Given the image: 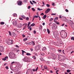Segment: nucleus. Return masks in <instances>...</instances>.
Masks as SVG:
<instances>
[{"label": "nucleus", "instance_id": "nucleus-1", "mask_svg": "<svg viewBox=\"0 0 74 74\" xmlns=\"http://www.w3.org/2000/svg\"><path fill=\"white\" fill-rule=\"evenodd\" d=\"M60 36L63 38H65L67 37V33L64 31H62L60 32Z\"/></svg>", "mask_w": 74, "mask_h": 74}, {"label": "nucleus", "instance_id": "nucleus-2", "mask_svg": "<svg viewBox=\"0 0 74 74\" xmlns=\"http://www.w3.org/2000/svg\"><path fill=\"white\" fill-rule=\"evenodd\" d=\"M15 54L14 53L12 52L10 54V57L11 59H14L15 57Z\"/></svg>", "mask_w": 74, "mask_h": 74}, {"label": "nucleus", "instance_id": "nucleus-3", "mask_svg": "<svg viewBox=\"0 0 74 74\" xmlns=\"http://www.w3.org/2000/svg\"><path fill=\"white\" fill-rule=\"evenodd\" d=\"M25 44L27 45H35V43L34 42V41H32V42H26Z\"/></svg>", "mask_w": 74, "mask_h": 74}, {"label": "nucleus", "instance_id": "nucleus-4", "mask_svg": "<svg viewBox=\"0 0 74 74\" xmlns=\"http://www.w3.org/2000/svg\"><path fill=\"white\" fill-rule=\"evenodd\" d=\"M40 48V46L39 45H37L35 46V49L36 51H37Z\"/></svg>", "mask_w": 74, "mask_h": 74}, {"label": "nucleus", "instance_id": "nucleus-5", "mask_svg": "<svg viewBox=\"0 0 74 74\" xmlns=\"http://www.w3.org/2000/svg\"><path fill=\"white\" fill-rule=\"evenodd\" d=\"M29 60V59L27 57H25L23 59V60L24 62H30L28 61Z\"/></svg>", "mask_w": 74, "mask_h": 74}, {"label": "nucleus", "instance_id": "nucleus-6", "mask_svg": "<svg viewBox=\"0 0 74 74\" xmlns=\"http://www.w3.org/2000/svg\"><path fill=\"white\" fill-rule=\"evenodd\" d=\"M52 59H56L57 58L56 56L53 54H52Z\"/></svg>", "mask_w": 74, "mask_h": 74}, {"label": "nucleus", "instance_id": "nucleus-7", "mask_svg": "<svg viewBox=\"0 0 74 74\" xmlns=\"http://www.w3.org/2000/svg\"><path fill=\"white\" fill-rule=\"evenodd\" d=\"M18 4L19 5H21L22 3V2L21 1H19L17 2Z\"/></svg>", "mask_w": 74, "mask_h": 74}, {"label": "nucleus", "instance_id": "nucleus-8", "mask_svg": "<svg viewBox=\"0 0 74 74\" xmlns=\"http://www.w3.org/2000/svg\"><path fill=\"white\" fill-rule=\"evenodd\" d=\"M50 11H51V9L48 8L45 11V13L46 14H47Z\"/></svg>", "mask_w": 74, "mask_h": 74}, {"label": "nucleus", "instance_id": "nucleus-9", "mask_svg": "<svg viewBox=\"0 0 74 74\" xmlns=\"http://www.w3.org/2000/svg\"><path fill=\"white\" fill-rule=\"evenodd\" d=\"M55 37L57 38H58L59 37V35H58V34L57 32L55 34Z\"/></svg>", "mask_w": 74, "mask_h": 74}, {"label": "nucleus", "instance_id": "nucleus-10", "mask_svg": "<svg viewBox=\"0 0 74 74\" xmlns=\"http://www.w3.org/2000/svg\"><path fill=\"white\" fill-rule=\"evenodd\" d=\"M13 23L14 26H16L17 25V23L16 21H14Z\"/></svg>", "mask_w": 74, "mask_h": 74}, {"label": "nucleus", "instance_id": "nucleus-11", "mask_svg": "<svg viewBox=\"0 0 74 74\" xmlns=\"http://www.w3.org/2000/svg\"><path fill=\"white\" fill-rule=\"evenodd\" d=\"M18 28H21L22 27V25L21 24H18Z\"/></svg>", "mask_w": 74, "mask_h": 74}, {"label": "nucleus", "instance_id": "nucleus-12", "mask_svg": "<svg viewBox=\"0 0 74 74\" xmlns=\"http://www.w3.org/2000/svg\"><path fill=\"white\" fill-rule=\"evenodd\" d=\"M10 41H11V42H8V45H10V44H11L12 42V41H13V40H10Z\"/></svg>", "mask_w": 74, "mask_h": 74}, {"label": "nucleus", "instance_id": "nucleus-13", "mask_svg": "<svg viewBox=\"0 0 74 74\" xmlns=\"http://www.w3.org/2000/svg\"><path fill=\"white\" fill-rule=\"evenodd\" d=\"M25 26L24 27H23V30H24L25 29H26V27L27 26V24H26V23H25Z\"/></svg>", "mask_w": 74, "mask_h": 74}, {"label": "nucleus", "instance_id": "nucleus-14", "mask_svg": "<svg viewBox=\"0 0 74 74\" xmlns=\"http://www.w3.org/2000/svg\"><path fill=\"white\" fill-rule=\"evenodd\" d=\"M3 50H4V47L2 46H1L0 49L1 51H3Z\"/></svg>", "mask_w": 74, "mask_h": 74}, {"label": "nucleus", "instance_id": "nucleus-15", "mask_svg": "<svg viewBox=\"0 0 74 74\" xmlns=\"http://www.w3.org/2000/svg\"><path fill=\"white\" fill-rule=\"evenodd\" d=\"M13 16H14V17L17 16V14H13Z\"/></svg>", "mask_w": 74, "mask_h": 74}, {"label": "nucleus", "instance_id": "nucleus-16", "mask_svg": "<svg viewBox=\"0 0 74 74\" xmlns=\"http://www.w3.org/2000/svg\"><path fill=\"white\" fill-rule=\"evenodd\" d=\"M40 59L41 61H44V59L42 57H41Z\"/></svg>", "mask_w": 74, "mask_h": 74}, {"label": "nucleus", "instance_id": "nucleus-17", "mask_svg": "<svg viewBox=\"0 0 74 74\" xmlns=\"http://www.w3.org/2000/svg\"><path fill=\"white\" fill-rule=\"evenodd\" d=\"M47 49H46V48L45 47H44L43 48L42 50V51H46Z\"/></svg>", "mask_w": 74, "mask_h": 74}, {"label": "nucleus", "instance_id": "nucleus-18", "mask_svg": "<svg viewBox=\"0 0 74 74\" xmlns=\"http://www.w3.org/2000/svg\"><path fill=\"white\" fill-rule=\"evenodd\" d=\"M37 70H38V67H37L36 70H35V69H33V71H37Z\"/></svg>", "mask_w": 74, "mask_h": 74}, {"label": "nucleus", "instance_id": "nucleus-19", "mask_svg": "<svg viewBox=\"0 0 74 74\" xmlns=\"http://www.w3.org/2000/svg\"><path fill=\"white\" fill-rule=\"evenodd\" d=\"M59 17L60 18H61L62 21H64V19H63V16L61 17V16H59Z\"/></svg>", "mask_w": 74, "mask_h": 74}, {"label": "nucleus", "instance_id": "nucleus-20", "mask_svg": "<svg viewBox=\"0 0 74 74\" xmlns=\"http://www.w3.org/2000/svg\"><path fill=\"white\" fill-rule=\"evenodd\" d=\"M47 17V16L46 15H45L43 17V19H45L46 18V17Z\"/></svg>", "mask_w": 74, "mask_h": 74}, {"label": "nucleus", "instance_id": "nucleus-21", "mask_svg": "<svg viewBox=\"0 0 74 74\" xmlns=\"http://www.w3.org/2000/svg\"><path fill=\"white\" fill-rule=\"evenodd\" d=\"M32 58H33V59H34V60H36V57L35 56H33Z\"/></svg>", "mask_w": 74, "mask_h": 74}, {"label": "nucleus", "instance_id": "nucleus-22", "mask_svg": "<svg viewBox=\"0 0 74 74\" xmlns=\"http://www.w3.org/2000/svg\"><path fill=\"white\" fill-rule=\"evenodd\" d=\"M54 22H56V23H57V25H59V23H58V22L57 23V22H57L56 21H55V20H54Z\"/></svg>", "mask_w": 74, "mask_h": 74}, {"label": "nucleus", "instance_id": "nucleus-23", "mask_svg": "<svg viewBox=\"0 0 74 74\" xmlns=\"http://www.w3.org/2000/svg\"><path fill=\"white\" fill-rule=\"evenodd\" d=\"M39 29H40V30H42V26L40 25L39 27Z\"/></svg>", "mask_w": 74, "mask_h": 74}, {"label": "nucleus", "instance_id": "nucleus-24", "mask_svg": "<svg viewBox=\"0 0 74 74\" xmlns=\"http://www.w3.org/2000/svg\"><path fill=\"white\" fill-rule=\"evenodd\" d=\"M47 31L48 34H49V33H50V31H49V29H47Z\"/></svg>", "mask_w": 74, "mask_h": 74}, {"label": "nucleus", "instance_id": "nucleus-25", "mask_svg": "<svg viewBox=\"0 0 74 74\" xmlns=\"http://www.w3.org/2000/svg\"><path fill=\"white\" fill-rule=\"evenodd\" d=\"M27 40V38H26L23 39V41H26V40Z\"/></svg>", "mask_w": 74, "mask_h": 74}, {"label": "nucleus", "instance_id": "nucleus-26", "mask_svg": "<svg viewBox=\"0 0 74 74\" xmlns=\"http://www.w3.org/2000/svg\"><path fill=\"white\" fill-rule=\"evenodd\" d=\"M26 55L28 56H30V55H31V54H30V53H27Z\"/></svg>", "mask_w": 74, "mask_h": 74}, {"label": "nucleus", "instance_id": "nucleus-27", "mask_svg": "<svg viewBox=\"0 0 74 74\" xmlns=\"http://www.w3.org/2000/svg\"><path fill=\"white\" fill-rule=\"evenodd\" d=\"M42 10V9H40L39 8H38V11H41V10Z\"/></svg>", "mask_w": 74, "mask_h": 74}, {"label": "nucleus", "instance_id": "nucleus-28", "mask_svg": "<svg viewBox=\"0 0 74 74\" xmlns=\"http://www.w3.org/2000/svg\"><path fill=\"white\" fill-rule=\"evenodd\" d=\"M22 55H23H23H24V51L22 50Z\"/></svg>", "mask_w": 74, "mask_h": 74}, {"label": "nucleus", "instance_id": "nucleus-29", "mask_svg": "<svg viewBox=\"0 0 74 74\" xmlns=\"http://www.w3.org/2000/svg\"><path fill=\"white\" fill-rule=\"evenodd\" d=\"M30 25V22H29L28 24V25H27V27H29V25Z\"/></svg>", "mask_w": 74, "mask_h": 74}, {"label": "nucleus", "instance_id": "nucleus-30", "mask_svg": "<svg viewBox=\"0 0 74 74\" xmlns=\"http://www.w3.org/2000/svg\"><path fill=\"white\" fill-rule=\"evenodd\" d=\"M35 26V24L34 23H32L31 25V26Z\"/></svg>", "mask_w": 74, "mask_h": 74}, {"label": "nucleus", "instance_id": "nucleus-31", "mask_svg": "<svg viewBox=\"0 0 74 74\" xmlns=\"http://www.w3.org/2000/svg\"><path fill=\"white\" fill-rule=\"evenodd\" d=\"M1 25H4V22H0Z\"/></svg>", "mask_w": 74, "mask_h": 74}, {"label": "nucleus", "instance_id": "nucleus-32", "mask_svg": "<svg viewBox=\"0 0 74 74\" xmlns=\"http://www.w3.org/2000/svg\"><path fill=\"white\" fill-rule=\"evenodd\" d=\"M71 71L69 70H67V73H70Z\"/></svg>", "mask_w": 74, "mask_h": 74}, {"label": "nucleus", "instance_id": "nucleus-33", "mask_svg": "<svg viewBox=\"0 0 74 74\" xmlns=\"http://www.w3.org/2000/svg\"><path fill=\"white\" fill-rule=\"evenodd\" d=\"M46 6H47V7H50V5L49 4H47Z\"/></svg>", "mask_w": 74, "mask_h": 74}, {"label": "nucleus", "instance_id": "nucleus-34", "mask_svg": "<svg viewBox=\"0 0 74 74\" xmlns=\"http://www.w3.org/2000/svg\"><path fill=\"white\" fill-rule=\"evenodd\" d=\"M53 21V18H51V19L49 20V21Z\"/></svg>", "mask_w": 74, "mask_h": 74}, {"label": "nucleus", "instance_id": "nucleus-35", "mask_svg": "<svg viewBox=\"0 0 74 74\" xmlns=\"http://www.w3.org/2000/svg\"><path fill=\"white\" fill-rule=\"evenodd\" d=\"M71 40H73L74 41V37H72L71 38Z\"/></svg>", "mask_w": 74, "mask_h": 74}, {"label": "nucleus", "instance_id": "nucleus-36", "mask_svg": "<svg viewBox=\"0 0 74 74\" xmlns=\"http://www.w3.org/2000/svg\"><path fill=\"white\" fill-rule=\"evenodd\" d=\"M32 10H33V11H35V10L34 8H32Z\"/></svg>", "mask_w": 74, "mask_h": 74}, {"label": "nucleus", "instance_id": "nucleus-37", "mask_svg": "<svg viewBox=\"0 0 74 74\" xmlns=\"http://www.w3.org/2000/svg\"><path fill=\"white\" fill-rule=\"evenodd\" d=\"M41 56H44L45 54L44 53H42L41 54Z\"/></svg>", "mask_w": 74, "mask_h": 74}, {"label": "nucleus", "instance_id": "nucleus-38", "mask_svg": "<svg viewBox=\"0 0 74 74\" xmlns=\"http://www.w3.org/2000/svg\"><path fill=\"white\" fill-rule=\"evenodd\" d=\"M54 28V29H56V26H53V27Z\"/></svg>", "mask_w": 74, "mask_h": 74}, {"label": "nucleus", "instance_id": "nucleus-39", "mask_svg": "<svg viewBox=\"0 0 74 74\" xmlns=\"http://www.w3.org/2000/svg\"><path fill=\"white\" fill-rule=\"evenodd\" d=\"M44 68L45 69H47V66H44Z\"/></svg>", "mask_w": 74, "mask_h": 74}, {"label": "nucleus", "instance_id": "nucleus-40", "mask_svg": "<svg viewBox=\"0 0 74 74\" xmlns=\"http://www.w3.org/2000/svg\"><path fill=\"white\" fill-rule=\"evenodd\" d=\"M55 19L56 20H58V17H56Z\"/></svg>", "mask_w": 74, "mask_h": 74}, {"label": "nucleus", "instance_id": "nucleus-41", "mask_svg": "<svg viewBox=\"0 0 74 74\" xmlns=\"http://www.w3.org/2000/svg\"><path fill=\"white\" fill-rule=\"evenodd\" d=\"M32 2H33V3H35V4H37V2H36L34 1H33Z\"/></svg>", "mask_w": 74, "mask_h": 74}, {"label": "nucleus", "instance_id": "nucleus-42", "mask_svg": "<svg viewBox=\"0 0 74 74\" xmlns=\"http://www.w3.org/2000/svg\"><path fill=\"white\" fill-rule=\"evenodd\" d=\"M9 35L11 36V32L9 31Z\"/></svg>", "mask_w": 74, "mask_h": 74}, {"label": "nucleus", "instance_id": "nucleus-43", "mask_svg": "<svg viewBox=\"0 0 74 74\" xmlns=\"http://www.w3.org/2000/svg\"><path fill=\"white\" fill-rule=\"evenodd\" d=\"M34 17L35 18H38V16H35Z\"/></svg>", "mask_w": 74, "mask_h": 74}, {"label": "nucleus", "instance_id": "nucleus-44", "mask_svg": "<svg viewBox=\"0 0 74 74\" xmlns=\"http://www.w3.org/2000/svg\"><path fill=\"white\" fill-rule=\"evenodd\" d=\"M14 50H15V51L16 52V51H17V52H18L19 51H18V50L17 51V49H15Z\"/></svg>", "mask_w": 74, "mask_h": 74}, {"label": "nucleus", "instance_id": "nucleus-45", "mask_svg": "<svg viewBox=\"0 0 74 74\" xmlns=\"http://www.w3.org/2000/svg\"><path fill=\"white\" fill-rule=\"evenodd\" d=\"M60 44H61L60 42H59L57 44L58 45H60Z\"/></svg>", "mask_w": 74, "mask_h": 74}, {"label": "nucleus", "instance_id": "nucleus-46", "mask_svg": "<svg viewBox=\"0 0 74 74\" xmlns=\"http://www.w3.org/2000/svg\"><path fill=\"white\" fill-rule=\"evenodd\" d=\"M59 52H62V50H58Z\"/></svg>", "mask_w": 74, "mask_h": 74}, {"label": "nucleus", "instance_id": "nucleus-47", "mask_svg": "<svg viewBox=\"0 0 74 74\" xmlns=\"http://www.w3.org/2000/svg\"><path fill=\"white\" fill-rule=\"evenodd\" d=\"M24 1L25 3H27V0H24Z\"/></svg>", "mask_w": 74, "mask_h": 74}, {"label": "nucleus", "instance_id": "nucleus-48", "mask_svg": "<svg viewBox=\"0 0 74 74\" xmlns=\"http://www.w3.org/2000/svg\"><path fill=\"white\" fill-rule=\"evenodd\" d=\"M63 19H64H64H66V17H64V16L63 17Z\"/></svg>", "mask_w": 74, "mask_h": 74}, {"label": "nucleus", "instance_id": "nucleus-49", "mask_svg": "<svg viewBox=\"0 0 74 74\" xmlns=\"http://www.w3.org/2000/svg\"><path fill=\"white\" fill-rule=\"evenodd\" d=\"M33 33H34V34H36V31H34Z\"/></svg>", "mask_w": 74, "mask_h": 74}, {"label": "nucleus", "instance_id": "nucleus-50", "mask_svg": "<svg viewBox=\"0 0 74 74\" xmlns=\"http://www.w3.org/2000/svg\"><path fill=\"white\" fill-rule=\"evenodd\" d=\"M30 3L32 5H33V2H32L31 1H30Z\"/></svg>", "mask_w": 74, "mask_h": 74}, {"label": "nucleus", "instance_id": "nucleus-51", "mask_svg": "<svg viewBox=\"0 0 74 74\" xmlns=\"http://www.w3.org/2000/svg\"><path fill=\"white\" fill-rule=\"evenodd\" d=\"M19 19H20V20H23V19L21 17L19 18Z\"/></svg>", "mask_w": 74, "mask_h": 74}, {"label": "nucleus", "instance_id": "nucleus-52", "mask_svg": "<svg viewBox=\"0 0 74 74\" xmlns=\"http://www.w3.org/2000/svg\"><path fill=\"white\" fill-rule=\"evenodd\" d=\"M65 11L66 12H69V10H68L67 9H66Z\"/></svg>", "mask_w": 74, "mask_h": 74}, {"label": "nucleus", "instance_id": "nucleus-53", "mask_svg": "<svg viewBox=\"0 0 74 74\" xmlns=\"http://www.w3.org/2000/svg\"><path fill=\"white\" fill-rule=\"evenodd\" d=\"M51 15H56V14H51Z\"/></svg>", "mask_w": 74, "mask_h": 74}, {"label": "nucleus", "instance_id": "nucleus-54", "mask_svg": "<svg viewBox=\"0 0 74 74\" xmlns=\"http://www.w3.org/2000/svg\"><path fill=\"white\" fill-rule=\"evenodd\" d=\"M55 5V3H52V5L53 6H54V5Z\"/></svg>", "mask_w": 74, "mask_h": 74}, {"label": "nucleus", "instance_id": "nucleus-55", "mask_svg": "<svg viewBox=\"0 0 74 74\" xmlns=\"http://www.w3.org/2000/svg\"><path fill=\"white\" fill-rule=\"evenodd\" d=\"M2 60H4V61H5V60H5V59L4 58H2Z\"/></svg>", "mask_w": 74, "mask_h": 74}, {"label": "nucleus", "instance_id": "nucleus-56", "mask_svg": "<svg viewBox=\"0 0 74 74\" xmlns=\"http://www.w3.org/2000/svg\"><path fill=\"white\" fill-rule=\"evenodd\" d=\"M34 18H35V17H34H34H33L32 21H34Z\"/></svg>", "mask_w": 74, "mask_h": 74}, {"label": "nucleus", "instance_id": "nucleus-57", "mask_svg": "<svg viewBox=\"0 0 74 74\" xmlns=\"http://www.w3.org/2000/svg\"><path fill=\"white\" fill-rule=\"evenodd\" d=\"M35 55H36V56H38V55L37 54V53H35Z\"/></svg>", "mask_w": 74, "mask_h": 74}, {"label": "nucleus", "instance_id": "nucleus-58", "mask_svg": "<svg viewBox=\"0 0 74 74\" xmlns=\"http://www.w3.org/2000/svg\"><path fill=\"white\" fill-rule=\"evenodd\" d=\"M26 19L27 21H28L29 20V18L28 17H27L26 18Z\"/></svg>", "mask_w": 74, "mask_h": 74}, {"label": "nucleus", "instance_id": "nucleus-59", "mask_svg": "<svg viewBox=\"0 0 74 74\" xmlns=\"http://www.w3.org/2000/svg\"><path fill=\"white\" fill-rule=\"evenodd\" d=\"M23 37H25V35L24 34H23Z\"/></svg>", "mask_w": 74, "mask_h": 74}, {"label": "nucleus", "instance_id": "nucleus-60", "mask_svg": "<svg viewBox=\"0 0 74 74\" xmlns=\"http://www.w3.org/2000/svg\"><path fill=\"white\" fill-rule=\"evenodd\" d=\"M8 58V57H5V59L6 60V59H7V58Z\"/></svg>", "mask_w": 74, "mask_h": 74}, {"label": "nucleus", "instance_id": "nucleus-61", "mask_svg": "<svg viewBox=\"0 0 74 74\" xmlns=\"http://www.w3.org/2000/svg\"><path fill=\"white\" fill-rule=\"evenodd\" d=\"M16 47L17 48H19V47L18 46V45H16Z\"/></svg>", "mask_w": 74, "mask_h": 74}, {"label": "nucleus", "instance_id": "nucleus-62", "mask_svg": "<svg viewBox=\"0 0 74 74\" xmlns=\"http://www.w3.org/2000/svg\"><path fill=\"white\" fill-rule=\"evenodd\" d=\"M51 24H52V23H50L49 24V26H51Z\"/></svg>", "mask_w": 74, "mask_h": 74}, {"label": "nucleus", "instance_id": "nucleus-63", "mask_svg": "<svg viewBox=\"0 0 74 74\" xmlns=\"http://www.w3.org/2000/svg\"><path fill=\"white\" fill-rule=\"evenodd\" d=\"M28 9H30V6H28Z\"/></svg>", "mask_w": 74, "mask_h": 74}, {"label": "nucleus", "instance_id": "nucleus-64", "mask_svg": "<svg viewBox=\"0 0 74 74\" xmlns=\"http://www.w3.org/2000/svg\"><path fill=\"white\" fill-rule=\"evenodd\" d=\"M6 69H8V67H7V66H6Z\"/></svg>", "mask_w": 74, "mask_h": 74}]
</instances>
